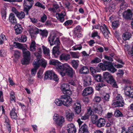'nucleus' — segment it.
Returning <instances> with one entry per match:
<instances>
[{
    "mask_svg": "<svg viewBox=\"0 0 133 133\" xmlns=\"http://www.w3.org/2000/svg\"><path fill=\"white\" fill-rule=\"evenodd\" d=\"M104 58L109 62L105 61L103 63H99L98 66L103 71L108 70L110 71L111 73H114L116 72L117 69L110 62H112L113 59L112 58L109 56L106 55L104 56Z\"/></svg>",
    "mask_w": 133,
    "mask_h": 133,
    "instance_id": "1",
    "label": "nucleus"
},
{
    "mask_svg": "<svg viewBox=\"0 0 133 133\" xmlns=\"http://www.w3.org/2000/svg\"><path fill=\"white\" fill-rule=\"evenodd\" d=\"M48 41L51 46L54 44L56 45L53 48L52 53L53 55L55 57H57L59 53L60 44L59 39L54 36H50L48 37Z\"/></svg>",
    "mask_w": 133,
    "mask_h": 133,
    "instance_id": "2",
    "label": "nucleus"
},
{
    "mask_svg": "<svg viewBox=\"0 0 133 133\" xmlns=\"http://www.w3.org/2000/svg\"><path fill=\"white\" fill-rule=\"evenodd\" d=\"M62 68L59 73L62 76H64L66 73L69 76L71 77H73L75 73V71L68 64H63Z\"/></svg>",
    "mask_w": 133,
    "mask_h": 133,
    "instance_id": "3",
    "label": "nucleus"
},
{
    "mask_svg": "<svg viewBox=\"0 0 133 133\" xmlns=\"http://www.w3.org/2000/svg\"><path fill=\"white\" fill-rule=\"evenodd\" d=\"M103 75L104 78L108 83L110 84L113 87L118 88L116 82L112 76L108 72H103Z\"/></svg>",
    "mask_w": 133,
    "mask_h": 133,
    "instance_id": "4",
    "label": "nucleus"
},
{
    "mask_svg": "<svg viewBox=\"0 0 133 133\" xmlns=\"http://www.w3.org/2000/svg\"><path fill=\"white\" fill-rule=\"evenodd\" d=\"M112 105L114 107H122L124 104L123 99L120 94H118L115 100H113Z\"/></svg>",
    "mask_w": 133,
    "mask_h": 133,
    "instance_id": "5",
    "label": "nucleus"
},
{
    "mask_svg": "<svg viewBox=\"0 0 133 133\" xmlns=\"http://www.w3.org/2000/svg\"><path fill=\"white\" fill-rule=\"evenodd\" d=\"M22 51L23 58L21 61V63L23 65L28 64L31 59V53L25 48Z\"/></svg>",
    "mask_w": 133,
    "mask_h": 133,
    "instance_id": "6",
    "label": "nucleus"
},
{
    "mask_svg": "<svg viewBox=\"0 0 133 133\" xmlns=\"http://www.w3.org/2000/svg\"><path fill=\"white\" fill-rule=\"evenodd\" d=\"M46 64V61L44 59H36L34 61L33 65L35 68H38L41 65L43 67H45Z\"/></svg>",
    "mask_w": 133,
    "mask_h": 133,
    "instance_id": "7",
    "label": "nucleus"
},
{
    "mask_svg": "<svg viewBox=\"0 0 133 133\" xmlns=\"http://www.w3.org/2000/svg\"><path fill=\"white\" fill-rule=\"evenodd\" d=\"M33 4V0H24L23 4L26 6L24 8V11L26 15L28 14L29 11L32 7Z\"/></svg>",
    "mask_w": 133,
    "mask_h": 133,
    "instance_id": "8",
    "label": "nucleus"
},
{
    "mask_svg": "<svg viewBox=\"0 0 133 133\" xmlns=\"http://www.w3.org/2000/svg\"><path fill=\"white\" fill-rule=\"evenodd\" d=\"M49 63L51 65H54L59 73L61 70V69L63 65L58 61L56 60L50 59L49 61Z\"/></svg>",
    "mask_w": 133,
    "mask_h": 133,
    "instance_id": "9",
    "label": "nucleus"
},
{
    "mask_svg": "<svg viewBox=\"0 0 133 133\" xmlns=\"http://www.w3.org/2000/svg\"><path fill=\"white\" fill-rule=\"evenodd\" d=\"M61 89L64 94L69 95L72 94L71 91L69 89V85L68 84H63L61 86Z\"/></svg>",
    "mask_w": 133,
    "mask_h": 133,
    "instance_id": "10",
    "label": "nucleus"
},
{
    "mask_svg": "<svg viewBox=\"0 0 133 133\" xmlns=\"http://www.w3.org/2000/svg\"><path fill=\"white\" fill-rule=\"evenodd\" d=\"M100 29L104 37L107 38L109 37V35L110 34L108 28L104 24H102L100 26Z\"/></svg>",
    "mask_w": 133,
    "mask_h": 133,
    "instance_id": "11",
    "label": "nucleus"
},
{
    "mask_svg": "<svg viewBox=\"0 0 133 133\" xmlns=\"http://www.w3.org/2000/svg\"><path fill=\"white\" fill-rule=\"evenodd\" d=\"M92 110L93 112L97 113L101 116L102 115L103 110L102 107L100 105L95 104L93 106Z\"/></svg>",
    "mask_w": 133,
    "mask_h": 133,
    "instance_id": "12",
    "label": "nucleus"
},
{
    "mask_svg": "<svg viewBox=\"0 0 133 133\" xmlns=\"http://www.w3.org/2000/svg\"><path fill=\"white\" fill-rule=\"evenodd\" d=\"M82 29L81 26L79 25L77 26L74 29L73 34L78 38H80L83 35L81 33Z\"/></svg>",
    "mask_w": 133,
    "mask_h": 133,
    "instance_id": "13",
    "label": "nucleus"
},
{
    "mask_svg": "<svg viewBox=\"0 0 133 133\" xmlns=\"http://www.w3.org/2000/svg\"><path fill=\"white\" fill-rule=\"evenodd\" d=\"M66 14L65 12L63 11L61 13H56V16L59 21L63 23L65 20L64 17L66 16Z\"/></svg>",
    "mask_w": 133,
    "mask_h": 133,
    "instance_id": "14",
    "label": "nucleus"
},
{
    "mask_svg": "<svg viewBox=\"0 0 133 133\" xmlns=\"http://www.w3.org/2000/svg\"><path fill=\"white\" fill-rule=\"evenodd\" d=\"M132 16V13L130 9H128L124 11L123 14V17L126 19H130Z\"/></svg>",
    "mask_w": 133,
    "mask_h": 133,
    "instance_id": "15",
    "label": "nucleus"
},
{
    "mask_svg": "<svg viewBox=\"0 0 133 133\" xmlns=\"http://www.w3.org/2000/svg\"><path fill=\"white\" fill-rule=\"evenodd\" d=\"M93 93V90L91 87H88L85 88L83 91L82 95L87 96Z\"/></svg>",
    "mask_w": 133,
    "mask_h": 133,
    "instance_id": "16",
    "label": "nucleus"
},
{
    "mask_svg": "<svg viewBox=\"0 0 133 133\" xmlns=\"http://www.w3.org/2000/svg\"><path fill=\"white\" fill-rule=\"evenodd\" d=\"M67 130L68 133H76V129L74 125L72 123L69 124L68 125Z\"/></svg>",
    "mask_w": 133,
    "mask_h": 133,
    "instance_id": "17",
    "label": "nucleus"
},
{
    "mask_svg": "<svg viewBox=\"0 0 133 133\" xmlns=\"http://www.w3.org/2000/svg\"><path fill=\"white\" fill-rule=\"evenodd\" d=\"M73 108L76 114H79L81 111V104L78 102L75 103L73 106Z\"/></svg>",
    "mask_w": 133,
    "mask_h": 133,
    "instance_id": "18",
    "label": "nucleus"
},
{
    "mask_svg": "<svg viewBox=\"0 0 133 133\" xmlns=\"http://www.w3.org/2000/svg\"><path fill=\"white\" fill-rule=\"evenodd\" d=\"M10 116L11 118L13 119H16L17 117V114L15 108L14 107L10 112Z\"/></svg>",
    "mask_w": 133,
    "mask_h": 133,
    "instance_id": "19",
    "label": "nucleus"
},
{
    "mask_svg": "<svg viewBox=\"0 0 133 133\" xmlns=\"http://www.w3.org/2000/svg\"><path fill=\"white\" fill-rule=\"evenodd\" d=\"M105 123L104 119L100 118L96 122L95 124L98 127L100 128L104 126L105 124Z\"/></svg>",
    "mask_w": 133,
    "mask_h": 133,
    "instance_id": "20",
    "label": "nucleus"
},
{
    "mask_svg": "<svg viewBox=\"0 0 133 133\" xmlns=\"http://www.w3.org/2000/svg\"><path fill=\"white\" fill-rule=\"evenodd\" d=\"M42 48L38 46L37 47V51L34 53L36 57L37 58V59H39L42 57Z\"/></svg>",
    "mask_w": 133,
    "mask_h": 133,
    "instance_id": "21",
    "label": "nucleus"
},
{
    "mask_svg": "<svg viewBox=\"0 0 133 133\" xmlns=\"http://www.w3.org/2000/svg\"><path fill=\"white\" fill-rule=\"evenodd\" d=\"M71 58L70 54H67L63 53L62 54L60 57V59L61 61H67Z\"/></svg>",
    "mask_w": 133,
    "mask_h": 133,
    "instance_id": "22",
    "label": "nucleus"
},
{
    "mask_svg": "<svg viewBox=\"0 0 133 133\" xmlns=\"http://www.w3.org/2000/svg\"><path fill=\"white\" fill-rule=\"evenodd\" d=\"M84 87H87L91 84V77L90 76H88L84 79Z\"/></svg>",
    "mask_w": 133,
    "mask_h": 133,
    "instance_id": "23",
    "label": "nucleus"
},
{
    "mask_svg": "<svg viewBox=\"0 0 133 133\" xmlns=\"http://www.w3.org/2000/svg\"><path fill=\"white\" fill-rule=\"evenodd\" d=\"M9 20L12 24H15L17 23L16 19L14 15L12 13H11L9 16Z\"/></svg>",
    "mask_w": 133,
    "mask_h": 133,
    "instance_id": "24",
    "label": "nucleus"
},
{
    "mask_svg": "<svg viewBox=\"0 0 133 133\" xmlns=\"http://www.w3.org/2000/svg\"><path fill=\"white\" fill-rule=\"evenodd\" d=\"M54 72L52 71H47L45 73L44 79H47L48 78L51 79L52 78L53 75L54 74Z\"/></svg>",
    "mask_w": 133,
    "mask_h": 133,
    "instance_id": "25",
    "label": "nucleus"
},
{
    "mask_svg": "<svg viewBox=\"0 0 133 133\" xmlns=\"http://www.w3.org/2000/svg\"><path fill=\"white\" fill-rule=\"evenodd\" d=\"M16 33L17 34L21 33L22 31V28L20 24H17L15 26Z\"/></svg>",
    "mask_w": 133,
    "mask_h": 133,
    "instance_id": "26",
    "label": "nucleus"
},
{
    "mask_svg": "<svg viewBox=\"0 0 133 133\" xmlns=\"http://www.w3.org/2000/svg\"><path fill=\"white\" fill-rule=\"evenodd\" d=\"M90 69L93 76L95 75V74L100 71V69L97 67H90Z\"/></svg>",
    "mask_w": 133,
    "mask_h": 133,
    "instance_id": "27",
    "label": "nucleus"
},
{
    "mask_svg": "<svg viewBox=\"0 0 133 133\" xmlns=\"http://www.w3.org/2000/svg\"><path fill=\"white\" fill-rule=\"evenodd\" d=\"M89 72V70L86 66H82L79 70V72L81 74H87Z\"/></svg>",
    "mask_w": 133,
    "mask_h": 133,
    "instance_id": "28",
    "label": "nucleus"
},
{
    "mask_svg": "<svg viewBox=\"0 0 133 133\" xmlns=\"http://www.w3.org/2000/svg\"><path fill=\"white\" fill-rule=\"evenodd\" d=\"M63 41L64 44L67 46H70L72 42V41L69 38H64L63 39Z\"/></svg>",
    "mask_w": 133,
    "mask_h": 133,
    "instance_id": "29",
    "label": "nucleus"
},
{
    "mask_svg": "<svg viewBox=\"0 0 133 133\" xmlns=\"http://www.w3.org/2000/svg\"><path fill=\"white\" fill-rule=\"evenodd\" d=\"M4 118L5 120V123H6L7 128H8V130L9 132L11 131V126L9 123V119L6 116H5Z\"/></svg>",
    "mask_w": 133,
    "mask_h": 133,
    "instance_id": "30",
    "label": "nucleus"
},
{
    "mask_svg": "<svg viewBox=\"0 0 133 133\" xmlns=\"http://www.w3.org/2000/svg\"><path fill=\"white\" fill-rule=\"evenodd\" d=\"M79 131L85 133H89L88 127L87 125L84 124L82 125L79 129Z\"/></svg>",
    "mask_w": 133,
    "mask_h": 133,
    "instance_id": "31",
    "label": "nucleus"
},
{
    "mask_svg": "<svg viewBox=\"0 0 133 133\" xmlns=\"http://www.w3.org/2000/svg\"><path fill=\"white\" fill-rule=\"evenodd\" d=\"M131 37V34L128 32H126L122 35V38L124 40H129Z\"/></svg>",
    "mask_w": 133,
    "mask_h": 133,
    "instance_id": "32",
    "label": "nucleus"
},
{
    "mask_svg": "<svg viewBox=\"0 0 133 133\" xmlns=\"http://www.w3.org/2000/svg\"><path fill=\"white\" fill-rule=\"evenodd\" d=\"M63 105L67 107L71 105L72 102V99L70 97L66 99L65 101L63 100Z\"/></svg>",
    "mask_w": 133,
    "mask_h": 133,
    "instance_id": "33",
    "label": "nucleus"
},
{
    "mask_svg": "<svg viewBox=\"0 0 133 133\" xmlns=\"http://www.w3.org/2000/svg\"><path fill=\"white\" fill-rule=\"evenodd\" d=\"M36 43L35 41L34 40H32L31 44L30 46V50L32 51H36Z\"/></svg>",
    "mask_w": 133,
    "mask_h": 133,
    "instance_id": "34",
    "label": "nucleus"
},
{
    "mask_svg": "<svg viewBox=\"0 0 133 133\" xmlns=\"http://www.w3.org/2000/svg\"><path fill=\"white\" fill-rule=\"evenodd\" d=\"M108 3V5H109L108 8L109 9L111 10V11H113L115 9V4L113 3L111 1H110Z\"/></svg>",
    "mask_w": 133,
    "mask_h": 133,
    "instance_id": "35",
    "label": "nucleus"
},
{
    "mask_svg": "<svg viewBox=\"0 0 133 133\" xmlns=\"http://www.w3.org/2000/svg\"><path fill=\"white\" fill-rule=\"evenodd\" d=\"M7 39V37L4 34L2 33L0 36V44H2L4 43V41Z\"/></svg>",
    "mask_w": 133,
    "mask_h": 133,
    "instance_id": "36",
    "label": "nucleus"
},
{
    "mask_svg": "<svg viewBox=\"0 0 133 133\" xmlns=\"http://www.w3.org/2000/svg\"><path fill=\"white\" fill-rule=\"evenodd\" d=\"M14 45L15 48L21 49L22 50L25 48L22 44L15 42L14 43Z\"/></svg>",
    "mask_w": 133,
    "mask_h": 133,
    "instance_id": "37",
    "label": "nucleus"
},
{
    "mask_svg": "<svg viewBox=\"0 0 133 133\" xmlns=\"http://www.w3.org/2000/svg\"><path fill=\"white\" fill-rule=\"evenodd\" d=\"M74 115V114L72 112L69 113L66 115V119L68 121H72Z\"/></svg>",
    "mask_w": 133,
    "mask_h": 133,
    "instance_id": "38",
    "label": "nucleus"
},
{
    "mask_svg": "<svg viewBox=\"0 0 133 133\" xmlns=\"http://www.w3.org/2000/svg\"><path fill=\"white\" fill-rule=\"evenodd\" d=\"M64 122V119L62 116H60L58 119L56 123L59 126H62Z\"/></svg>",
    "mask_w": 133,
    "mask_h": 133,
    "instance_id": "39",
    "label": "nucleus"
},
{
    "mask_svg": "<svg viewBox=\"0 0 133 133\" xmlns=\"http://www.w3.org/2000/svg\"><path fill=\"white\" fill-rule=\"evenodd\" d=\"M114 115L116 117H123L125 116H123L122 114L118 110H116L115 111Z\"/></svg>",
    "mask_w": 133,
    "mask_h": 133,
    "instance_id": "40",
    "label": "nucleus"
},
{
    "mask_svg": "<svg viewBox=\"0 0 133 133\" xmlns=\"http://www.w3.org/2000/svg\"><path fill=\"white\" fill-rule=\"evenodd\" d=\"M44 54L46 56H50V50L49 48H47L46 47L43 46H42Z\"/></svg>",
    "mask_w": 133,
    "mask_h": 133,
    "instance_id": "41",
    "label": "nucleus"
},
{
    "mask_svg": "<svg viewBox=\"0 0 133 133\" xmlns=\"http://www.w3.org/2000/svg\"><path fill=\"white\" fill-rule=\"evenodd\" d=\"M119 1L122 2L120 6L121 9L122 10H125L126 8L128 6V4L125 2L124 0L123 1Z\"/></svg>",
    "mask_w": 133,
    "mask_h": 133,
    "instance_id": "42",
    "label": "nucleus"
},
{
    "mask_svg": "<svg viewBox=\"0 0 133 133\" xmlns=\"http://www.w3.org/2000/svg\"><path fill=\"white\" fill-rule=\"evenodd\" d=\"M55 103L56 105L60 106L63 105V101L61 98L56 99L55 101Z\"/></svg>",
    "mask_w": 133,
    "mask_h": 133,
    "instance_id": "43",
    "label": "nucleus"
},
{
    "mask_svg": "<svg viewBox=\"0 0 133 133\" xmlns=\"http://www.w3.org/2000/svg\"><path fill=\"white\" fill-rule=\"evenodd\" d=\"M9 94L10 95V99L11 101H14V102H15V94L14 91L12 90L11 91Z\"/></svg>",
    "mask_w": 133,
    "mask_h": 133,
    "instance_id": "44",
    "label": "nucleus"
},
{
    "mask_svg": "<svg viewBox=\"0 0 133 133\" xmlns=\"http://www.w3.org/2000/svg\"><path fill=\"white\" fill-rule=\"evenodd\" d=\"M101 59L99 58L96 57H95L91 61L90 63L92 64H97L101 62Z\"/></svg>",
    "mask_w": 133,
    "mask_h": 133,
    "instance_id": "45",
    "label": "nucleus"
},
{
    "mask_svg": "<svg viewBox=\"0 0 133 133\" xmlns=\"http://www.w3.org/2000/svg\"><path fill=\"white\" fill-rule=\"evenodd\" d=\"M98 116L96 115H92L91 117V120L94 123H96L98 121Z\"/></svg>",
    "mask_w": 133,
    "mask_h": 133,
    "instance_id": "46",
    "label": "nucleus"
},
{
    "mask_svg": "<svg viewBox=\"0 0 133 133\" xmlns=\"http://www.w3.org/2000/svg\"><path fill=\"white\" fill-rule=\"evenodd\" d=\"M72 58H78L80 56L78 53L75 52H70Z\"/></svg>",
    "mask_w": 133,
    "mask_h": 133,
    "instance_id": "47",
    "label": "nucleus"
},
{
    "mask_svg": "<svg viewBox=\"0 0 133 133\" xmlns=\"http://www.w3.org/2000/svg\"><path fill=\"white\" fill-rule=\"evenodd\" d=\"M79 61L78 60H73L72 61V66L75 69H76L78 67Z\"/></svg>",
    "mask_w": 133,
    "mask_h": 133,
    "instance_id": "48",
    "label": "nucleus"
},
{
    "mask_svg": "<svg viewBox=\"0 0 133 133\" xmlns=\"http://www.w3.org/2000/svg\"><path fill=\"white\" fill-rule=\"evenodd\" d=\"M95 79L98 82H101L102 81V78L101 75L97 74L93 76Z\"/></svg>",
    "mask_w": 133,
    "mask_h": 133,
    "instance_id": "49",
    "label": "nucleus"
},
{
    "mask_svg": "<svg viewBox=\"0 0 133 133\" xmlns=\"http://www.w3.org/2000/svg\"><path fill=\"white\" fill-rule=\"evenodd\" d=\"M16 16L19 19H22L24 18L25 14L23 12H18Z\"/></svg>",
    "mask_w": 133,
    "mask_h": 133,
    "instance_id": "50",
    "label": "nucleus"
},
{
    "mask_svg": "<svg viewBox=\"0 0 133 133\" xmlns=\"http://www.w3.org/2000/svg\"><path fill=\"white\" fill-rule=\"evenodd\" d=\"M105 86L106 84L104 82H101L97 85L96 87V89L97 90H99L101 88Z\"/></svg>",
    "mask_w": 133,
    "mask_h": 133,
    "instance_id": "51",
    "label": "nucleus"
},
{
    "mask_svg": "<svg viewBox=\"0 0 133 133\" xmlns=\"http://www.w3.org/2000/svg\"><path fill=\"white\" fill-rule=\"evenodd\" d=\"M126 95L130 97L133 98V90H131L129 91H127L125 92Z\"/></svg>",
    "mask_w": 133,
    "mask_h": 133,
    "instance_id": "52",
    "label": "nucleus"
},
{
    "mask_svg": "<svg viewBox=\"0 0 133 133\" xmlns=\"http://www.w3.org/2000/svg\"><path fill=\"white\" fill-rule=\"evenodd\" d=\"M82 48V46L81 44L76 45L72 48V49L74 50H80Z\"/></svg>",
    "mask_w": 133,
    "mask_h": 133,
    "instance_id": "53",
    "label": "nucleus"
},
{
    "mask_svg": "<svg viewBox=\"0 0 133 133\" xmlns=\"http://www.w3.org/2000/svg\"><path fill=\"white\" fill-rule=\"evenodd\" d=\"M40 34L43 37H46L48 34V32L46 30H41Z\"/></svg>",
    "mask_w": 133,
    "mask_h": 133,
    "instance_id": "54",
    "label": "nucleus"
},
{
    "mask_svg": "<svg viewBox=\"0 0 133 133\" xmlns=\"http://www.w3.org/2000/svg\"><path fill=\"white\" fill-rule=\"evenodd\" d=\"M117 61L118 62L121 63V64H118L117 65H116V67L118 68H119L122 67H123V65H122L124 64V62H123L122 61L121 59H118L117 60Z\"/></svg>",
    "mask_w": 133,
    "mask_h": 133,
    "instance_id": "55",
    "label": "nucleus"
},
{
    "mask_svg": "<svg viewBox=\"0 0 133 133\" xmlns=\"http://www.w3.org/2000/svg\"><path fill=\"white\" fill-rule=\"evenodd\" d=\"M18 40L20 42H24L27 40V37L25 35H22L18 39Z\"/></svg>",
    "mask_w": 133,
    "mask_h": 133,
    "instance_id": "56",
    "label": "nucleus"
},
{
    "mask_svg": "<svg viewBox=\"0 0 133 133\" xmlns=\"http://www.w3.org/2000/svg\"><path fill=\"white\" fill-rule=\"evenodd\" d=\"M1 14L2 19L4 20L6 19V12L5 10L2 9L1 11Z\"/></svg>",
    "mask_w": 133,
    "mask_h": 133,
    "instance_id": "57",
    "label": "nucleus"
},
{
    "mask_svg": "<svg viewBox=\"0 0 133 133\" xmlns=\"http://www.w3.org/2000/svg\"><path fill=\"white\" fill-rule=\"evenodd\" d=\"M110 98V95L108 94H106L103 95V99L104 101H109Z\"/></svg>",
    "mask_w": 133,
    "mask_h": 133,
    "instance_id": "58",
    "label": "nucleus"
},
{
    "mask_svg": "<svg viewBox=\"0 0 133 133\" xmlns=\"http://www.w3.org/2000/svg\"><path fill=\"white\" fill-rule=\"evenodd\" d=\"M35 6L41 8L43 9H45V6L42 4L40 2H37L35 3Z\"/></svg>",
    "mask_w": 133,
    "mask_h": 133,
    "instance_id": "59",
    "label": "nucleus"
},
{
    "mask_svg": "<svg viewBox=\"0 0 133 133\" xmlns=\"http://www.w3.org/2000/svg\"><path fill=\"white\" fill-rule=\"evenodd\" d=\"M47 19L46 16L44 14L41 16V21L42 23H44Z\"/></svg>",
    "mask_w": 133,
    "mask_h": 133,
    "instance_id": "60",
    "label": "nucleus"
},
{
    "mask_svg": "<svg viewBox=\"0 0 133 133\" xmlns=\"http://www.w3.org/2000/svg\"><path fill=\"white\" fill-rule=\"evenodd\" d=\"M124 72L123 70L122 69H119L118 71V72L117 73V75L120 77H122L124 74Z\"/></svg>",
    "mask_w": 133,
    "mask_h": 133,
    "instance_id": "61",
    "label": "nucleus"
},
{
    "mask_svg": "<svg viewBox=\"0 0 133 133\" xmlns=\"http://www.w3.org/2000/svg\"><path fill=\"white\" fill-rule=\"evenodd\" d=\"M35 27L31 26L28 29V31L31 35H32L34 34Z\"/></svg>",
    "mask_w": 133,
    "mask_h": 133,
    "instance_id": "62",
    "label": "nucleus"
},
{
    "mask_svg": "<svg viewBox=\"0 0 133 133\" xmlns=\"http://www.w3.org/2000/svg\"><path fill=\"white\" fill-rule=\"evenodd\" d=\"M76 81L74 79H71L69 82V84L71 85L75 86L76 85Z\"/></svg>",
    "mask_w": 133,
    "mask_h": 133,
    "instance_id": "63",
    "label": "nucleus"
},
{
    "mask_svg": "<svg viewBox=\"0 0 133 133\" xmlns=\"http://www.w3.org/2000/svg\"><path fill=\"white\" fill-rule=\"evenodd\" d=\"M72 23V20H68L66 21L64 24L63 25L65 26H68L70 25Z\"/></svg>",
    "mask_w": 133,
    "mask_h": 133,
    "instance_id": "64",
    "label": "nucleus"
}]
</instances>
